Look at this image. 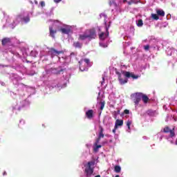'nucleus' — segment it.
I'll use <instances>...</instances> for the list:
<instances>
[{"label": "nucleus", "mask_w": 177, "mask_h": 177, "mask_svg": "<svg viewBox=\"0 0 177 177\" xmlns=\"http://www.w3.org/2000/svg\"><path fill=\"white\" fill-rule=\"evenodd\" d=\"M95 165V161H90L87 163V167L85 168L84 173L86 174V177L92 176V174H93V167Z\"/></svg>", "instance_id": "nucleus-1"}, {"label": "nucleus", "mask_w": 177, "mask_h": 177, "mask_svg": "<svg viewBox=\"0 0 177 177\" xmlns=\"http://www.w3.org/2000/svg\"><path fill=\"white\" fill-rule=\"evenodd\" d=\"M90 63L91 61L88 58L80 60L79 62L80 70H81V71H85V70H86V67L89 66Z\"/></svg>", "instance_id": "nucleus-2"}, {"label": "nucleus", "mask_w": 177, "mask_h": 177, "mask_svg": "<svg viewBox=\"0 0 177 177\" xmlns=\"http://www.w3.org/2000/svg\"><path fill=\"white\" fill-rule=\"evenodd\" d=\"M85 32L87 35V38L88 39H89V41H92V39H96L97 35L96 30H95V28L86 30Z\"/></svg>", "instance_id": "nucleus-3"}, {"label": "nucleus", "mask_w": 177, "mask_h": 177, "mask_svg": "<svg viewBox=\"0 0 177 177\" xmlns=\"http://www.w3.org/2000/svg\"><path fill=\"white\" fill-rule=\"evenodd\" d=\"M141 100H142V93H136L133 94V100L135 103V106H138Z\"/></svg>", "instance_id": "nucleus-4"}, {"label": "nucleus", "mask_w": 177, "mask_h": 177, "mask_svg": "<svg viewBox=\"0 0 177 177\" xmlns=\"http://www.w3.org/2000/svg\"><path fill=\"white\" fill-rule=\"evenodd\" d=\"M122 74L126 78H133V80H138L139 78V75H136L129 71H123Z\"/></svg>", "instance_id": "nucleus-5"}, {"label": "nucleus", "mask_w": 177, "mask_h": 177, "mask_svg": "<svg viewBox=\"0 0 177 177\" xmlns=\"http://www.w3.org/2000/svg\"><path fill=\"white\" fill-rule=\"evenodd\" d=\"M109 28H110V25H109L108 26H106V32L104 33V32L98 34V37L99 39H101V41H104V39H106V38H107V37H109Z\"/></svg>", "instance_id": "nucleus-6"}, {"label": "nucleus", "mask_w": 177, "mask_h": 177, "mask_svg": "<svg viewBox=\"0 0 177 177\" xmlns=\"http://www.w3.org/2000/svg\"><path fill=\"white\" fill-rule=\"evenodd\" d=\"M49 53L51 55L52 57H55V56H59V55H62L64 53V51L63 50L58 51L57 50L52 48L50 49Z\"/></svg>", "instance_id": "nucleus-7"}, {"label": "nucleus", "mask_w": 177, "mask_h": 177, "mask_svg": "<svg viewBox=\"0 0 177 177\" xmlns=\"http://www.w3.org/2000/svg\"><path fill=\"white\" fill-rule=\"evenodd\" d=\"M86 117L88 120H92L93 118V109H89L86 112Z\"/></svg>", "instance_id": "nucleus-8"}, {"label": "nucleus", "mask_w": 177, "mask_h": 177, "mask_svg": "<svg viewBox=\"0 0 177 177\" xmlns=\"http://www.w3.org/2000/svg\"><path fill=\"white\" fill-rule=\"evenodd\" d=\"M10 42H12V39L9 37H5L1 40V44L3 46H5L7 44H10Z\"/></svg>", "instance_id": "nucleus-9"}, {"label": "nucleus", "mask_w": 177, "mask_h": 177, "mask_svg": "<svg viewBox=\"0 0 177 177\" xmlns=\"http://www.w3.org/2000/svg\"><path fill=\"white\" fill-rule=\"evenodd\" d=\"M124 125V120H116L115 123V129H118L119 127H122Z\"/></svg>", "instance_id": "nucleus-10"}, {"label": "nucleus", "mask_w": 177, "mask_h": 177, "mask_svg": "<svg viewBox=\"0 0 177 177\" xmlns=\"http://www.w3.org/2000/svg\"><path fill=\"white\" fill-rule=\"evenodd\" d=\"M59 31L62 32V34H68L69 32H71V28L66 27V28H62L59 29Z\"/></svg>", "instance_id": "nucleus-11"}, {"label": "nucleus", "mask_w": 177, "mask_h": 177, "mask_svg": "<svg viewBox=\"0 0 177 177\" xmlns=\"http://www.w3.org/2000/svg\"><path fill=\"white\" fill-rule=\"evenodd\" d=\"M88 39V35H86V32H84L83 34L79 35V41H85V39Z\"/></svg>", "instance_id": "nucleus-12"}, {"label": "nucleus", "mask_w": 177, "mask_h": 177, "mask_svg": "<svg viewBox=\"0 0 177 177\" xmlns=\"http://www.w3.org/2000/svg\"><path fill=\"white\" fill-rule=\"evenodd\" d=\"M141 99L145 104H147V103H149V97L145 94L142 93Z\"/></svg>", "instance_id": "nucleus-13"}, {"label": "nucleus", "mask_w": 177, "mask_h": 177, "mask_svg": "<svg viewBox=\"0 0 177 177\" xmlns=\"http://www.w3.org/2000/svg\"><path fill=\"white\" fill-rule=\"evenodd\" d=\"M49 31H50V36H51L52 38H55V34L57 32V30H53V28H52V26H50Z\"/></svg>", "instance_id": "nucleus-14"}, {"label": "nucleus", "mask_w": 177, "mask_h": 177, "mask_svg": "<svg viewBox=\"0 0 177 177\" xmlns=\"http://www.w3.org/2000/svg\"><path fill=\"white\" fill-rule=\"evenodd\" d=\"M118 81L120 85H125V84L128 83V79H122V76L118 78Z\"/></svg>", "instance_id": "nucleus-15"}, {"label": "nucleus", "mask_w": 177, "mask_h": 177, "mask_svg": "<svg viewBox=\"0 0 177 177\" xmlns=\"http://www.w3.org/2000/svg\"><path fill=\"white\" fill-rule=\"evenodd\" d=\"M74 48L81 49L82 48V43H80V41H75L73 43Z\"/></svg>", "instance_id": "nucleus-16"}, {"label": "nucleus", "mask_w": 177, "mask_h": 177, "mask_svg": "<svg viewBox=\"0 0 177 177\" xmlns=\"http://www.w3.org/2000/svg\"><path fill=\"white\" fill-rule=\"evenodd\" d=\"M156 13L158 16H161L162 17H164V16H165V12L162 10H157Z\"/></svg>", "instance_id": "nucleus-17"}, {"label": "nucleus", "mask_w": 177, "mask_h": 177, "mask_svg": "<svg viewBox=\"0 0 177 177\" xmlns=\"http://www.w3.org/2000/svg\"><path fill=\"white\" fill-rule=\"evenodd\" d=\"M105 104H106V102H104V100L100 101L99 105L100 106V110H101V111H102V110L104 109Z\"/></svg>", "instance_id": "nucleus-18"}, {"label": "nucleus", "mask_w": 177, "mask_h": 177, "mask_svg": "<svg viewBox=\"0 0 177 177\" xmlns=\"http://www.w3.org/2000/svg\"><path fill=\"white\" fill-rule=\"evenodd\" d=\"M95 147L93 148V151H95V153H97V151H99V149H101L102 145H95Z\"/></svg>", "instance_id": "nucleus-19"}, {"label": "nucleus", "mask_w": 177, "mask_h": 177, "mask_svg": "<svg viewBox=\"0 0 177 177\" xmlns=\"http://www.w3.org/2000/svg\"><path fill=\"white\" fill-rule=\"evenodd\" d=\"M114 171L116 174H120L121 172V167L118 165L115 166Z\"/></svg>", "instance_id": "nucleus-20"}, {"label": "nucleus", "mask_w": 177, "mask_h": 177, "mask_svg": "<svg viewBox=\"0 0 177 177\" xmlns=\"http://www.w3.org/2000/svg\"><path fill=\"white\" fill-rule=\"evenodd\" d=\"M21 21H24V23H28L30 21V17L27 16L25 17L21 18Z\"/></svg>", "instance_id": "nucleus-21"}, {"label": "nucleus", "mask_w": 177, "mask_h": 177, "mask_svg": "<svg viewBox=\"0 0 177 177\" xmlns=\"http://www.w3.org/2000/svg\"><path fill=\"white\" fill-rule=\"evenodd\" d=\"M151 17L153 20H158L160 19L158 14H151Z\"/></svg>", "instance_id": "nucleus-22"}, {"label": "nucleus", "mask_w": 177, "mask_h": 177, "mask_svg": "<svg viewBox=\"0 0 177 177\" xmlns=\"http://www.w3.org/2000/svg\"><path fill=\"white\" fill-rule=\"evenodd\" d=\"M128 5H133V3H138V0H130L127 2Z\"/></svg>", "instance_id": "nucleus-23"}, {"label": "nucleus", "mask_w": 177, "mask_h": 177, "mask_svg": "<svg viewBox=\"0 0 177 177\" xmlns=\"http://www.w3.org/2000/svg\"><path fill=\"white\" fill-rule=\"evenodd\" d=\"M138 27H142L143 26V20L139 19L138 23H137Z\"/></svg>", "instance_id": "nucleus-24"}, {"label": "nucleus", "mask_w": 177, "mask_h": 177, "mask_svg": "<svg viewBox=\"0 0 177 177\" xmlns=\"http://www.w3.org/2000/svg\"><path fill=\"white\" fill-rule=\"evenodd\" d=\"M170 131H171V129H169V127H166L163 129V132H165V133H168L170 132Z\"/></svg>", "instance_id": "nucleus-25"}, {"label": "nucleus", "mask_w": 177, "mask_h": 177, "mask_svg": "<svg viewBox=\"0 0 177 177\" xmlns=\"http://www.w3.org/2000/svg\"><path fill=\"white\" fill-rule=\"evenodd\" d=\"M169 132L170 133L171 138H174V136H175V129L170 130Z\"/></svg>", "instance_id": "nucleus-26"}, {"label": "nucleus", "mask_w": 177, "mask_h": 177, "mask_svg": "<svg viewBox=\"0 0 177 177\" xmlns=\"http://www.w3.org/2000/svg\"><path fill=\"white\" fill-rule=\"evenodd\" d=\"M132 124V122L128 120L127 122V127H128V129H131V125Z\"/></svg>", "instance_id": "nucleus-27"}, {"label": "nucleus", "mask_w": 177, "mask_h": 177, "mask_svg": "<svg viewBox=\"0 0 177 177\" xmlns=\"http://www.w3.org/2000/svg\"><path fill=\"white\" fill-rule=\"evenodd\" d=\"M63 71H64V69L62 68L59 71H57V72H55V74L57 75L61 74V73H63Z\"/></svg>", "instance_id": "nucleus-28"}, {"label": "nucleus", "mask_w": 177, "mask_h": 177, "mask_svg": "<svg viewBox=\"0 0 177 177\" xmlns=\"http://www.w3.org/2000/svg\"><path fill=\"white\" fill-rule=\"evenodd\" d=\"M98 138H100V139H102V138H104V134L103 133H99Z\"/></svg>", "instance_id": "nucleus-29"}, {"label": "nucleus", "mask_w": 177, "mask_h": 177, "mask_svg": "<svg viewBox=\"0 0 177 177\" xmlns=\"http://www.w3.org/2000/svg\"><path fill=\"white\" fill-rule=\"evenodd\" d=\"M99 128H100V133H103V131H104L103 127L102 126H100Z\"/></svg>", "instance_id": "nucleus-30"}, {"label": "nucleus", "mask_w": 177, "mask_h": 177, "mask_svg": "<svg viewBox=\"0 0 177 177\" xmlns=\"http://www.w3.org/2000/svg\"><path fill=\"white\" fill-rule=\"evenodd\" d=\"M144 49L145 50H149V49H150V46H149V45L145 46Z\"/></svg>", "instance_id": "nucleus-31"}, {"label": "nucleus", "mask_w": 177, "mask_h": 177, "mask_svg": "<svg viewBox=\"0 0 177 177\" xmlns=\"http://www.w3.org/2000/svg\"><path fill=\"white\" fill-rule=\"evenodd\" d=\"M100 139L101 138L98 137L95 140V145H97L100 142Z\"/></svg>", "instance_id": "nucleus-32"}, {"label": "nucleus", "mask_w": 177, "mask_h": 177, "mask_svg": "<svg viewBox=\"0 0 177 177\" xmlns=\"http://www.w3.org/2000/svg\"><path fill=\"white\" fill-rule=\"evenodd\" d=\"M40 5H41V8H44L45 6V1H41Z\"/></svg>", "instance_id": "nucleus-33"}, {"label": "nucleus", "mask_w": 177, "mask_h": 177, "mask_svg": "<svg viewBox=\"0 0 177 177\" xmlns=\"http://www.w3.org/2000/svg\"><path fill=\"white\" fill-rule=\"evenodd\" d=\"M116 74L118 75V78H120L121 77H122L120 72H116Z\"/></svg>", "instance_id": "nucleus-34"}, {"label": "nucleus", "mask_w": 177, "mask_h": 177, "mask_svg": "<svg viewBox=\"0 0 177 177\" xmlns=\"http://www.w3.org/2000/svg\"><path fill=\"white\" fill-rule=\"evenodd\" d=\"M124 114H129V110L125 109V110L124 111Z\"/></svg>", "instance_id": "nucleus-35"}, {"label": "nucleus", "mask_w": 177, "mask_h": 177, "mask_svg": "<svg viewBox=\"0 0 177 177\" xmlns=\"http://www.w3.org/2000/svg\"><path fill=\"white\" fill-rule=\"evenodd\" d=\"M55 3H59L62 2V0H54Z\"/></svg>", "instance_id": "nucleus-36"}, {"label": "nucleus", "mask_w": 177, "mask_h": 177, "mask_svg": "<svg viewBox=\"0 0 177 177\" xmlns=\"http://www.w3.org/2000/svg\"><path fill=\"white\" fill-rule=\"evenodd\" d=\"M118 129H115V126L114 127V129L112 130L113 133H115Z\"/></svg>", "instance_id": "nucleus-37"}, {"label": "nucleus", "mask_w": 177, "mask_h": 177, "mask_svg": "<svg viewBox=\"0 0 177 177\" xmlns=\"http://www.w3.org/2000/svg\"><path fill=\"white\" fill-rule=\"evenodd\" d=\"M8 174L6 173V171H4L3 173V176H5V175H7Z\"/></svg>", "instance_id": "nucleus-38"}, {"label": "nucleus", "mask_w": 177, "mask_h": 177, "mask_svg": "<svg viewBox=\"0 0 177 177\" xmlns=\"http://www.w3.org/2000/svg\"><path fill=\"white\" fill-rule=\"evenodd\" d=\"M26 63H31V62L28 60H26Z\"/></svg>", "instance_id": "nucleus-39"}, {"label": "nucleus", "mask_w": 177, "mask_h": 177, "mask_svg": "<svg viewBox=\"0 0 177 177\" xmlns=\"http://www.w3.org/2000/svg\"><path fill=\"white\" fill-rule=\"evenodd\" d=\"M95 177H100V175H97Z\"/></svg>", "instance_id": "nucleus-40"}, {"label": "nucleus", "mask_w": 177, "mask_h": 177, "mask_svg": "<svg viewBox=\"0 0 177 177\" xmlns=\"http://www.w3.org/2000/svg\"><path fill=\"white\" fill-rule=\"evenodd\" d=\"M123 2H124V3L127 2V0H124Z\"/></svg>", "instance_id": "nucleus-41"}, {"label": "nucleus", "mask_w": 177, "mask_h": 177, "mask_svg": "<svg viewBox=\"0 0 177 177\" xmlns=\"http://www.w3.org/2000/svg\"><path fill=\"white\" fill-rule=\"evenodd\" d=\"M72 55H74V53H71V56H72Z\"/></svg>", "instance_id": "nucleus-42"}, {"label": "nucleus", "mask_w": 177, "mask_h": 177, "mask_svg": "<svg viewBox=\"0 0 177 177\" xmlns=\"http://www.w3.org/2000/svg\"><path fill=\"white\" fill-rule=\"evenodd\" d=\"M115 177H120V175H116Z\"/></svg>", "instance_id": "nucleus-43"}, {"label": "nucleus", "mask_w": 177, "mask_h": 177, "mask_svg": "<svg viewBox=\"0 0 177 177\" xmlns=\"http://www.w3.org/2000/svg\"><path fill=\"white\" fill-rule=\"evenodd\" d=\"M57 21V23H59V21Z\"/></svg>", "instance_id": "nucleus-44"}, {"label": "nucleus", "mask_w": 177, "mask_h": 177, "mask_svg": "<svg viewBox=\"0 0 177 177\" xmlns=\"http://www.w3.org/2000/svg\"><path fill=\"white\" fill-rule=\"evenodd\" d=\"M118 113H120V111H118Z\"/></svg>", "instance_id": "nucleus-45"}, {"label": "nucleus", "mask_w": 177, "mask_h": 177, "mask_svg": "<svg viewBox=\"0 0 177 177\" xmlns=\"http://www.w3.org/2000/svg\"><path fill=\"white\" fill-rule=\"evenodd\" d=\"M176 145H177V140H176Z\"/></svg>", "instance_id": "nucleus-46"}]
</instances>
